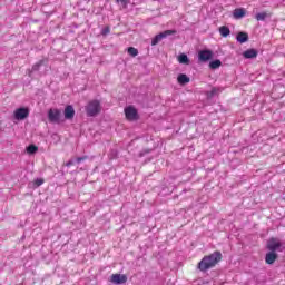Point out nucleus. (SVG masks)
<instances>
[{
	"instance_id": "dca6fc26",
	"label": "nucleus",
	"mask_w": 285,
	"mask_h": 285,
	"mask_svg": "<svg viewBox=\"0 0 285 285\" xmlns=\"http://www.w3.org/2000/svg\"><path fill=\"white\" fill-rule=\"evenodd\" d=\"M243 56L245 57V59H255L257 57V50L248 49L244 51Z\"/></svg>"
},
{
	"instance_id": "4468645a",
	"label": "nucleus",
	"mask_w": 285,
	"mask_h": 285,
	"mask_svg": "<svg viewBox=\"0 0 285 285\" xmlns=\"http://www.w3.org/2000/svg\"><path fill=\"white\" fill-rule=\"evenodd\" d=\"M234 19H244L246 17V9L244 8H237L233 12Z\"/></svg>"
},
{
	"instance_id": "20e7f679",
	"label": "nucleus",
	"mask_w": 285,
	"mask_h": 285,
	"mask_svg": "<svg viewBox=\"0 0 285 285\" xmlns=\"http://www.w3.org/2000/svg\"><path fill=\"white\" fill-rule=\"evenodd\" d=\"M49 124H61V110L57 108H50L47 114Z\"/></svg>"
},
{
	"instance_id": "ddd939ff",
	"label": "nucleus",
	"mask_w": 285,
	"mask_h": 285,
	"mask_svg": "<svg viewBox=\"0 0 285 285\" xmlns=\"http://www.w3.org/2000/svg\"><path fill=\"white\" fill-rule=\"evenodd\" d=\"M177 81L179 86H187V83H190V77H188L186 73H179Z\"/></svg>"
},
{
	"instance_id": "f3484780",
	"label": "nucleus",
	"mask_w": 285,
	"mask_h": 285,
	"mask_svg": "<svg viewBox=\"0 0 285 285\" xmlns=\"http://www.w3.org/2000/svg\"><path fill=\"white\" fill-rule=\"evenodd\" d=\"M178 62L183 63L184 66H189L190 65V59H188V56L186 53H180L178 56Z\"/></svg>"
},
{
	"instance_id": "b1692460",
	"label": "nucleus",
	"mask_w": 285,
	"mask_h": 285,
	"mask_svg": "<svg viewBox=\"0 0 285 285\" xmlns=\"http://www.w3.org/2000/svg\"><path fill=\"white\" fill-rule=\"evenodd\" d=\"M75 164H77V160L75 158H71L65 164V166H67V168H70V166H75Z\"/></svg>"
},
{
	"instance_id": "412c9836",
	"label": "nucleus",
	"mask_w": 285,
	"mask_h": 285,
	"mask_svg": "<svg viewBox=\"0 0 285 285\" xmlns=\"http://www.w3.org/2000/svg\"><path fill=\"white\" fill-rule=\"evenodd\" d=\"M38 150H39V147H37V145H29L27 147L28 155H35L38 153Z\"/></svg>"
},
{
	"instance_id": "4be33fe9",
	"label": "nucleus",
	"mask_w": 285,
	"mask_h": 285,
	"mask_svg": "<svg viewBox=\"0 0 285 285\" xmlns=\"http://www.w3.org/2000/svg\"><path fill=\"white\" fill-rule=\"evenodd\" d=\"M127 52L129 57H137V55H139V50H137L135 47H129Z\"/></svg>"
},
{
	"instance_id": "9d476101",
	"label": "nucleus",
	"mask_w": 285,
	"mask_h": 285,
	"mask_svg": "<svg viewBox=\"0 0 285 285\" xmlns=\"http://www.w3.org/2000/svg\"><path fill=\"white\" fill-rule=\"evenodd\" d=\"M278 257H279V255H277L276 252H269L265 255V262L269 266H273V264H275V262H277Z\"/></svg>"
},
{
	"instance_id": "f257e3e1",
	"label": "nucleus",
	"mask_w": 285,
	"mask_h": 285,
	"mask_svg": "<svg viewBox=\"0 0 285 285\" xmlns=\"http://www.w3.org/2000/svg\"><path fill=\"white\" fill-rule=\"evenodd\" d=\"M222 259V252L216 250L213 254L204 256L203 259L198 263V269L202 273H206V271H210V268H215L217 263Z\"/></svg>"
},
{
	"instance_id": "bb28decb",
	"label": "nucleus",
	"mask_w": 285,
	"mask_h": 285,
	"mask_svg": "<svg viewBox=\"0 0 285 285\" xmlns=\"http://www.w3.org/2000/svg\"><path fill=\"white\" fill-rule=\"evenodd\" d=\"M42 184H43V178H37V179L35 180V186H36L37 188H39V186H42Z\"/></svg>"
},
{
	"instance_id": "a878e982",
	"label": "nucleus",
	"mask_w": 285,
	"mask_h": 285,
	"mask_svg": "<svg viewBox=\"0 0 285 285\" xmlns=\"http://www.w3.org/2000/svg\"><path fill=\"white\" fill-rule=\"evenodd\" d=\"M101 35H102V37H106L107 35H110V27H105L101 30Z\"/></svg>"
},
{
	"instance_id": "5701e85b",
	"label": "nucleus",
	"mask_w": 285,
	"mask_h": 285,
	"mask_svg": "<svg viewBox=\"0 0 285 285\" xmlns=\"http://www.w3.org/2000/svg\"><path fill=\"white\" fill-rule=\"evenodd\" d=\"M153 153V149H142L139 154L138 157H146V155H150Z\"/></svg>"
},
{
	"instance_id": "393cba45",
	"label": "nucleus",
	"mask_w": 285,
	"mask_h": 285,
	"mask_svg": "<svg viewBox=\"0 0 285 285\" xmlns=\"http://www.w3.org/2000/svg\"><path fill=\"white\" fill-rule=\"evenodd\" d=\"M88 159V156H81L76 158V164H81Z\"/></svg>"
},
{
	"instance_id": "423d86ee",
	"label": "nucleus",
	"mask_w": 285,
	"mask_h": 285,
	"mask_svg": "<svg viewBox=\"0 0 285 285\" xmlns=\"http://www.w3.org/2000/svg\"><path fill=\"white\" fill-rule=\"evenodd\" d=\"M170 35H177V30H165L158 35H156L151 39V46H157L161 40L166 39V37H170Z\"/></svg>"
},
{
	"instance_id": "6ab92c4d",
	"label": "nucleus",
	"mask_w": 285,
	"mask_h": 285,
	"mask_svg": "<svg viewBox=\"0 0 285 285\" xmlns=\"http://www.w3.org/2000/svg\"><path fill=\"white\" fill-rule=\"evenodd\" d=\"M218 32L220 36L223 37H228L230 35V29L226 26H222L219 29H218Z\"/></svg>"
},
{
	"instance_id": "39448f33",
	"label": "nucleus",
	"mask_w": 285,
	"mask_h": 285,
	"mask_svg": "<svg viewBox=\"0 0 285 285\" xmlns=\"http://www.w3.org/2000/svg\"><path fill=\"white\" fill-rule=\"evenodd\" d=\"M13 117L17 121H23L30 117V109L28 107H20L14 110Z\"/></svg>"
},
{
	"instance_id": "0eeeda50",
	"label": "nucleus",
	"mask_w": 285,
	"mask_h": 285,
	"mask_svg": "<svg viewBox=\"0 0 285 285\" xmlns=\"http://www.w3.org/2000/svg\"><path fill=\"white\" fill-rule=\"evenodd\" d=\"M125 117L128 121H137V119H139V112L137 111V108L128 106L125 108Z\"/></svg>"
},
{
	"instance_id": "c85d7f7f",
	"label": "nucleus",
	"mask_w": 285,
	"mask_h": 285,
	"mask_svg": "<svg viewBox=\"0 0 285 285\" xmlns=\"http://www.w3.org/2000/svg\"><path fill=\"white\" fill-rule=\"evenodd\" d=\"M119 1H120V3H124L125 6H126V3H128V0H117L118 3H119Z\"/></svg>"
},
{
	"instance_id": "2eb2a0df",
	"label": "nucleus",
	"mask_w": 285,
	"mask_h": 285,
	"mask_svg": "<svg viewBox=\"0 0 285 285\" xmlns=\"http://www.w3.org/2000/svg\"><path fill=\"white\" fill-rule=\"evenodd\" d=\"M236 41H238V43H246V41H248V35L244 31L238 32L236 36Z\"/></svg>"
},
{
	"instance_id": "6e6552de",
	"label": "nucleus",
	"mask_w": 285,
	"mask_h": 285,
	"mask_svg": "<svg viewBox=\"0 0 285 285\" xmlns=\"http://www.w3.org/2000/svg\"><path fill=\"white\" fill-rule=\"evenodd\" d=\"M110 282L117 285L126 284V282H128V276H126V274H112L110 276Z\"/></svg>"
},
{
	"instance_id": "f8f14e48",
	"label": "nucleus",
	"mask_w": 285,
	"mask_h": 285,
	"mask_svg": "<svg viewBox=\"0 0 285 285\" xmlns=\"http://www.w3.org/2000/svg\"><path fill=\"white\" fill-rule=\"evenodd\" d=\"M220 92H222V88L213 87L210 91H205V96L207 97V99H213L215 97H219Z\"/></svg>"
},
{
	"instance_id": "aec40b11",
	"label": "nucleus",
	"mask_w": 285,
	"mask_h": 285,
	"mask_svg": "<svg viewBox=\"0 0 285 285\" xmlns=\"http://www.w3.org/2000/svg\"><path fill=\"white\" fill-rule=\"evenodd\" d=\"M219 67H222V60H213L209 62V68L212 70H217Z\"/></svg>"
},
{
	"instance_id": "f03ea898",
	"label": "nucleus",
	"mask_w": 285,
	"mask_h": 285,
	"mask_svg": "<svg viewBox=\"0 0 285 285\" xmlns=\"http://www.w3.org/2000/svg\"><path fill=\"white\" fill-rule=\"evenodd\" d=\"M101 112V102L99 100H91L86 106L87 117H97Z\"/></svg>"
},
{
	"instance_id": "1a4fd4ad",
	"label": "nucleus",
	"mask_w": 285,
	"mask_h": 285,
	"mask_svg": "<svg viewBox=\"0 0 285 285\" xmlns=\"http://www.w3.org/2000/svg\"><path fill=\"white\" fill-rule=\"evenodd\" d=\"M198 59L202 62L210 61L213 59V52L210 50H202L198 52Z\"/></svg>"
},
{
	"instance_id": "9b49d317",
	"label": "nucleus",
	"mask_w": 285,
	"mask_h": 285,
	"mask_svg": "<svg viewBox=\"0 0 285 285\" xmlns=\"http://www.w3.org/2000/svg\"><path fill=\"white\" fill-rule=\"evenodd\" d=\"M63 115H65V119H67V120L75 119V107H72V105H68L65 108Z\"/></svg>"
},
{
	"instance_id": "a211bd4d",
	"label": "nucleus",
	"mask_w": 285,
	"mask_h": 285,
	"mask_svg": "<svg viewBox=\"0 0 285 285\" xmlns=\"http://www.w3.org/2000/svg\"><path fill=\"white\" fill-rule=\"evenodd\" d=\"M271 17V13L263 11L255 16L256 21H266V18Z\"/></svg>"
},
{
	"instance_id": "7ed1b4c3",
	"label": "nucleus",
	"mask_w": 285,
	"mask_h": 285,
	"mask_svg": "<svg viewBox=\"0 0 285 285\" xmlns=\"http://www.w3.org/2000/svg\"><path fill=\"white\" fill-rule=\"evenodd\" d=\"M266 248L271 253H284L285 247L279 239L272 237L267 240Z\"/></svg>"
},
{
	"instance_id": "cd10ccee",
	"label": "nucleus",
	"mask_w": 285,
	"mask_h": 285,
	"mask_svg": "<svg viewBox=\"0 0 285 285\" xmlns=\"http://www.w3.org/2000/svg\"><path fill=\"white\" fill-rule=\"evenodd\" d=\"M117 157V150H111V159H115Z\"/></svg>"
}]
</instances>
